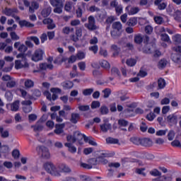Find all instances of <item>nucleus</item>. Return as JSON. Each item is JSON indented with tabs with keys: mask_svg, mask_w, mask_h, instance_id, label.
<instances>
[{
	"mask_svg": "<svg viewBox=\"0 0 181 181\" xmlns=\"http://www.w3.org/2000/svg\"><path fill=\"white\" fill-rule=\"evenodd\" d=\"M106 142L107 144H117L119 142V140H118V139H114L112 137H109V138L106 139Z\"/></svg>",
	"mask_w": 181,
	"mask_h": 181,
	"instance_id": "43",
	"label": "nucleus"
},
{
	"mask_svg": "<svg viewBox=\"0 0 181 181\" xmlns=\"http://www.w3.org/2000/svg\"><path fill=\"white\" fill-rule=\"evenodd\" d=\"M44 168L48 173H52V170L54 169L53 164L49 163H45Z\"/></svg>",
	"mask_w": 181,
	"mask_h": 181,
	"instance_id": "27",
	"label": "nucleus"
},
{
	"mask_svg": "<svg viewBox=\"0 0 181 181\" xmlns=\"http://www.w3.org/2000/svg\"><path fill=\"white\" fill-rule=\"evenodd\" d=\"M27 54L25 52H21L16 55L17 59H21L20 60L23 62H28V59L26 58Z\"/></svg>",
	"mask_w": 181,
	"mask_h": 181,
	"instance_id": "40",
	"label": "nucleus"
},
{
	"mask_svg": "<svg viewBox=\"0 0 181 181\" xmlns=\"http://www.w3.org/2000/svg\"><path fill=\"white\" fill-rule=\"evenodd\" d=\"M78 67L79 70H81V71H84L86 70V63L84 62H78Z\"/></svg>",
	"mask_w": 181,
	"mask_h": 181,
	"instance_id": "61",
	"label": "nucleus"
},
{
	"mask_svg": "<svg viewBox=\"0 0 181 181\" xmlns=\"http://www.w3.org/2000/svg\"><path fill=\"white\" fill-rule=\"evenodd\" d=\"M112 29L119 31L121 30V29H122V24H121V22H115L113 23L112 25Z\"/></svg>",
	"mask_w": 181,
	"mask_h": 181,
	"instance_id": "32",
	"label": "nucleus"
},
{
	"mask_svg": "<svg viewBox=\"0 0 181 181\" xmlns=\"http://www.w3.org/2000/svg\"><path fill=\"white\" fill-rule=\"evenodd\" d=\"M51 93H53V95L52 96V100H53V101H55V100H57L58 96L56 94H60L62 93V89L59 88H52L50 89Z\"/></svg>",
	"mask_w": 181,
	"mask_h": 181,
	"instance_id": "11",
	"label": "nucleus"
},
{
	"mask_svg": "<svg viewBox=\"0 0 181 181\" xmlns=\"http://www.w3.org/2000/svg\"><path fill=\"white\" fill-rule=\"evenodd\" d=\"M76 56L78 60H83V59H86V54L81 51L78 52Z\"/></svg>",
	"mask_w": 181,
	"mask_h": 181,
	"instance_id": "51",
	"label": "nucleus"
},
{
	"mask_svg": "<svg viewBox=\"0 0 181 181\" xmlns=\"http://www.w3.org/2000/svg\"><path fill=\"white\" fill-rule=\"evenodd\" d=\"M43 54H45V51L41 49H36L33 54L31 56V60L33 62H40V60H43Z\"/></svg>",
	"mask_w": 181,
	"mask_h": 181,
	"instance_id": "5",
	"label": "nucleus"
},
{
	"mask_svg": "<svg viewBox=\"0 0 181 181\" xmlns=\"http://www.w3.org/2000/svg\"><path fill=\"white\" fill-rule=\"evenodd\" d=\"M102 93H103L104 95H103V98H108V97H110V95H111V89H110L109 88H105Z\"/></svg>",
	"mask_w": 181,
	"mask_h": 181,
	"instance_id": "39",
	"label": "nucleus"
},
{
	"mask_svg": "<svg viewBox=\"0 0 181 181\" xmlns=\"http://www.w3.org/2000/svg\"><path fill=\"white\" fill-rule=\"evenodd\" d=\"M126 64H127V66H129V67H134V66L136 64V59L134 58L128 59L126 61Z\"/></svg>",
	"mask_w": 181,
	"mask_h": 181,
	"instance_id": "33",
	"label": "nucleus"
},
{
	"mask_svg": "<svg viewBox=\"0 0 181 181\" xmlns=\"http://www.w3.org/2000/svg\"><path fill=\"white\" fill-rule=\"evenodd\" d=\"M27 39L31 40L37 45H40V41H39V38L37 37L31 36V37H27Z\"/></svg>",
	"mask_w": 181,
	"mask_h": 181,
	"instance_id": "54",
	"label": "nucleus"
},
{
	"mask_svg": "<svg viewBox=\"0 0 181 181\" xmlns=\"http://www.w3.org/2000/svg\"><path fill=\"white\" fill-rule=\"evenodd\" d=\"M140 145L146 147L152 146V140L150 138H142L141 139Z\"/></svg>",
	"mask_w": 181,
	"mask_h": 181,
	"instance_id": "9",
	"label": "nucleus"
},
{
	"mask_svg": "<svg viewBox=\"0 0 181 181\" xmlns=\"http://www.w3.org/2000/svg\"><path fill=\"white\" fill-rule=\"evenodd\" d=\"M18 51L21 52V53H25L28 51V47L23 44H21L18 48Z\"/></svg>",
	"mask_w": 181,
	"mask_h": 181,
	"instance_id": "52",
	"label": "nucleus"
},
{
	"mask_svg": "<svg viewBox=\"0 0 181 181\" xmlns=\"http://www.w3.org/2000/svg\"><path fill=\"white\" fill-rule=\"evenodd\" d=\"M19 100H16L11 105V111L16 112L19 110Z\"/></svg>",
	"mask_w": 181,
	"mask_h": 181,
	"instance_id": "30",
	"label": "nucleus"
},
{
	"mask_svg": "<svg viewBox=\"0 0 181 181\" xmlns=\"http://www.w3.org/2000/svg\"><path fill=\"white\" fill-rule=\"evenodd\" d=\"M144 42V37H142V35L137 34L134 35V43L136 45H141Z\"/></svg>",
	"mask_w": 181,
	"mask_h": 181,
	"instance_id": "26",
	"label": "nucleus"
},
{
	"mask_svg": "<svg viewBox=\"0 0 181 181\" xmlns=\"http://www.w3.org/2000/svg\"><path fill=\"white\" fill-rule=\"evenodd\" d=\"M111 74L112 76H121V72L119 71V69L117 67H112L111 69Z\"/></svg>",
	"mask_w": 181,
	"mask_h": 181,
	"instance_id": "46",
	"label": "nucleus"
},
{
	"mask_svg": "<svg viewBox=\"0 0 181 181\" xmlns=\"http://www.w3.org/2000/svg\"><path fill=\"white\" fill-rule=\"evenodd\" d=\"M31 128H34L35 132H40L43 131V125L42 124H35L34 126L33 125L31 126Z\"/></svg>",
	"mask_w": 181,
	"mask_h": 181,
	"instance_id": "42",
	"label": "nucleus"
},
{
	"mask_svg": "<svg viewBox=\"0 0 181 181\" xmlns=\"http://www.w3.org/2000/svg\"><path fill=\"white\" fill-rule=\"evenodd\" d=\"M128 6L126 7V11L128 12V15H136L139 12L140 9L138 7H132ZM130 8V10H129Z\"/></svg>",
	"mask_w": 181,
	"mask_h": 181,
	"instance_id": "14",
	"label": "nucleus"
},
{
	"mask_svg": "<svg viewBox=\"0 0 181 181\" xmlns=\"http://www.w3.org/2000/svg\"><path fill=\"white\" fill-rule=\"evenodd\" d=\"M83 139L86 144H88L90 141V138H88V136L81 134V132L78 131L74 132L73 135L69 136V142H72V144H74L76 141H83Z\"/></svg>",
	"mask_w": 181,
	"mask_h": 181,
	"instance_id": "1",
	"label": "nucleus"
},
{
	"mask_svg": "<svg viewBox=\"0 0 181 181\" xmlns=\"http://www.w3.org/2000/svg\"><path fill=\"white\" fill-rule=\"evenodd\" d=\"M83 36V29L81 28H76L75 35H73L71 36V40L73 42H77L78 41V39Z\"/></svg>",
	"mask_w": 181,
	"mask_h": 181,
	"instance_id": "8",
	"label": "nucleus"
},
{
	"mask_svg": "<svg viewBox=\"0 0 181 181\" xmlns=\"http://www.w3.org/2000/svg\"><path fill=\"white\" fill-rule=\"evenodd\" d=\"M93 76L95 78H101L103 77V72L99 70H94L93 71Z\"/></svg>",
	"mask_w": 181,
	"mask_h": 181,
	"instance_id": "44",
	"label": "nucleus"
},
{
	"mask_svg": "<svg viewBox=\"0 0 181 181\" xmlns=\"http://www.w3.org/2000/svg\"><path fill=\"white\" fill-rule=\"evenodd\" d=\"M99 64L102 69H105V70H110L111 69V65L110 64V62L105 59H101L99 61Z\"/></svg>",
	"mask_w": 181,
	"mask_h": 181,
	"instance_id": "13",
	"label": "nucleus"
},
{
	"mask_svg": "<svg viewBox=\"0 0 181 181\" xmlns=\"http://www.w3.org/2000/svg\"><path fill=\"white\" fill-rule=\"evenodd\" d=\"M72 70L73 71L69 74L71 78H74V77H77V76H78V74L77 73V65H74L72 66Z\"/></svg>",
	"mask_w": 181,
	"mask_h": 181,
	"instance_id": "37",
	"label": "nucleus"
},
{
	"mask_svg": "<svg viewBox=\"0 0 181 181\" xmlns=\"http://www.w3.org/2000/svg\"><path fill=\"white\" fill-rule=\"evenodd\" d=\"M118 125L120 127H127L128 126V121L124 119H119L118 120Z\"/></svg>",
	"mask_w": 181,
	"mask_h": 181,
	"instance_id": "55",
	"label": "nucleus"
},
{
	"mask_svg": "<svg viewBox=\"0 0 181 181\" xmlns=\"http://www.w3.org/2000/svg\"><path fill=\"white\" fill-rule=\"evenodd\" d=\"M88 23L85 24L86 28L88 29V30H97V25H95V18H94V16H90L88 18Z\"/></svg>",
	"mask_w": 181,
	"mask_h": 181,
	"instance_id": "6",
	"label": "nucleus"
},
{
	"mask_svg": "<svg viewBox=\"0 0 181 181\" xmlns=\"http://www.w3.org/2000/svg\"><path fill=\"white\" fill-rule=\"evenodd\" d=\"M58 169L61 173H69V166L65 163H61L58 165Z\"/></svg>",
	"mask_w": 181,
	"mask_h": 181,
	"instance_id": "17",
	"label": "nucleus"
},
{
	"mask_svg": "<svg viewBox=\"0 0 181 181\" xmlns=\"http://www.w3.org/2000/svg\"><path fill=\"white\" fill-rule=\"evenodd\" d=\"M39 9V3L36 1H33L31 5L29 6V12L30 13H34L35 10Z\"/></svg>",
	"mask_w": 181,
	"mask_h": 181,
	"instance_id": "18",
	"label": "nucleus"
},
{
	"mask_svg": "<svg viewBox=\"0 0 181 181\" xmlns=\"http://www.w3.org/2000/svg\"><path fill=\"white\" fill-rule=\"evenodd\" d=\"M160 39L162 40V42H166L167 43H169V42H170V37H169V35L166 33H162L160 34Z\"/></svg>",
	"mask_w": 181,
	"mask_h": 181,
	"instance_id": "36",
	"label": "nucleus"
},
{
	"mask_svg": "<svg viewBox=\"0 0 181 181\" xmlns=\"http://www.w3.org/2000/svg\"><path fill=\"white\" fill-rule=\"evenodd\" d=\"M173 42H175V43H181V35L176 34L175 35L173 36Z\"/></svg>",
	"mask_w": 181,
	"mask_h": 181,
	"instance_id": "53",
	"label": "nucleus"
},
{
	"mask_svg": "<svg viewBox=\"0 0 181 181\" xmlns=\"http://www.w3.org/2000/svg\"><path fill=\"white\" fill-rule=\"evenodd\" d=\"M107 157L108 154L102 153L97 158H90L89 160V163L90 166H95L96 165H100V163H103V165H107V163H108V160L105 159V158Z\"/></svg>",
	"mask_w": 181,
	"mask_h": 181,
	"instance_id": "2",
	"label": "nucleus"
},
{
	"mask_svg": "<svg viewBox=\"0 0 181 181\" xmlns=\"http://www.w3.org/2000/svg\"><path fill=\"white\" fill-rule=\"evenodd\" d=\"M122 11H123L122 6L119 5L115 8L116 15H117V16H119V15L122 13Z\"/></svg>",
	"mask_w": 181,
	"mask_h": 181,
	"instance_id": "62",
	"label": "nucleus"
},
{
	"mask_svg": "<svg viewBox=\"0 0 181 181\" xmlns=\"http://www.w3.org/2000/svg\"><path fill=\"white\" fill-rule=\"evenodd\" d=\"M64 124H55V129L54 131V134L57 135H60V134H63V128H64Z\"/></svg>",
	"mask_w": 181,
	"mask_h": 181,
	"instance_id": "15",
	"label": "nucleus"
},
{
	"mask_svg": "<svg viewBox=\"0 0 181 181\" xmlns=\"http://www.w3.org/2000/svg\"><path fill=\"white\" fill-rule=\"evenodd\" d=\"M40 70H46L47 69H49V70H52L53 64H47V63H42V64H40Z\"/></svg>",
	"mask_w": 181,
	"mask_h": 181,
	"instance_id": "23",
	"label": "nucleus"
},
{
	"mask_svg": "<svg viewBox=\"0 0 181 181\" xmlns=\"http://www.w3.org/2000/svg\"><path fill=\"white\" fill-rule=\"evenodd\" d=\"M78 119H80V115L78 113H72L71 118L70 119L72 124H77L78 122Z\"/></svg>",
	"mask_w": 181,
	"mask_h": 181,
	"instance_id": "24",
	"label": "nucleus"
},
{
	"mask_svg": "<svg viewBox=\"0 0 181 181\" xmlns=\"http://www.w3.org/2000/svg\"><path fill=\"white\" fill-rule=\"evenodd\" d=\"M19 11H18V8H6L4 10V13L6 15V16H14V13H18Z\"/></svg>",
	"mask_w": 181,
	"mask_h": 181,
	"instance_id": "10",
	"label": "nucleus"
},
{
	"mask_svg": "<svg viewBox=\"0 0 181 181\" xmlns=\"http://www.w3.org/2000/svg\"><path fill=\"white\" fill-rule=\"evenodd\" d=\"M174 18L177 22H181V11L177 10L174 13Z\"/></svg>",
	"mask_w": 181,
	"mask_h": 181,
	"instance_id": "45",
	"label": "nucleus"
},
{
	"mask_svg": "<svg viewBox=\"0 0 181 181\" xmlns=\"http://www.w3.org/2000/svg\"><path fill=\"white\" fill-rule=\"evenodd\" d=\"M29 67V64L28 61H21V59H18L15 61V69L16 70H19V69H26Z\"/></svg>",
	"mask_w": 181,
	"mask_h": 181,
	"instance_id": "7",
	"label": "nucleus"
},
{
	"mask_svg": "<svg viewBox=\"0 0 181 181\" xmlns=\"http://www.w3.org/2000/svg\"><path fill=\"white\" fill-rule=\"evenodd\" d=\"M100 129L102 132H108L109 129H111V124H103L100 125Z\"/></svg>",
	"mask_w": 181,
	"mask_h": 181,
	"instance_id": "34",
	"label": "nucleus"
},
{
	"mask_svg": "<svg viewBox=\"0 0 181 181\" xmlns=\"http://www.w3.org/2000/svg\"><path fill=\"white\" fill-rule=\"evenodd\" d=\"M37 151L44 159L50 158V152H49V148L45 146H38L37 147Z\"/></svg>",
	"mask_w": 181,
	"mask_h": 181,
	"instance_id": "4",
	"label": "nucleus"
},
{
	"mask_svg": "<svg viewBox=\"0 0 181 181\" xmlns=\"http://www.w3.org/2000/svg\"><path fill=\"white\" fill-rule=\"evenodd\" d=\"M162 0H156L154 1L155 5H156V6H158V8L160 11H163L165 9H166V6H168V4H166V3H161Z\"/></svg>",
	"mask_w": 181,
	"mask_h": 181,
	"instance_id": "16",
	"label": "nucleus"
},
{
	"mask_svg": "<svg viewBox=\"0 0 181 181\" xmlns=\"http://www.w3.org/2000/svg\"><path fill=\"white\" fill-rule=\"evenodd\" d=\"M19 25H20L21 28H23V26H25L26 28H33V26H35L34 24L30 23L29 22L26 21L25 20L20 21Z\"/></svg>",
	"mask_w": 181,
	"mask_h": 181,
	"instance_id": "25",
	"label": "nucleus"
},
{
	"mask_svg": "<svg viewBox=\"0 0 181 181\" xmlns=\"http://www.w3.org/2000/svg\"><path fill=\"white\" fill-rule=\"evenodd\" d=\"M150 175L151 176H161L162 173L159 172L157 169H153V170L150 171Z\"/></svg>",
	"mask_w": 181,
	"mask_h": 181,
	"instance_id": "59",
	"label": "nucleus"
},
{
	"mask_svg": "<svg viewBox=\"0 0 181 181\" xmlns=\"http://www.w3.org/2000/svg\"><path fill=\"white\" fill-rule=\"evenodd\" d=\"M158 86L160 90H162V88H165V87L166 86V81H165V79H163V78H158Z\"/></svg>",
	"mask_w": 181,
	"mask_h": 181,
	"instance_id": "29",
	"label": "nucleus"
},
{
	"mask_svg": "<svg viewBox=\"0 0 181 181\" xmlns=\"http://www.w3.org/2000/svg\"><path fill=\"white\" fill-rule=\"evenodd\" d=\"M171 145L174 147V148H180L181 149V144L179 140H174L171 142Z\"/></svg>",
	"mask_w": 181,
	"mask_h": 181,
	"instance_id": "58",
	"label": "nucleus"
},
{
	"mask_svg": "<svg viewBox=\"0 0 181 181\" xmlns=\"http://www.w3.org/2000/svg\"><path fill=\"white\" fill-rule=\"evenodd\" d=\"M141 138L139 137H131L130 141L134 144V145L139 146L141 145Z\"/></svg>",
	"mask_w": 181,
	"mask_h": 181,
	"instance_id": "38",
	"label": "nucleus"
},
{
	"mask_svg": "<svg viewBox=\"0 0 181 181\" xmlns=\"http://www.w3.org/2000/svg\"><path fill=\"white\" fill-rule=\"evenodd\" d=\"M137 23H138V18L135 17L129 18L127 22V25L128 26H135V25H136Z\"/></svg>",
	"mask_w": 181,
	"mask_h": 181,
	"instance_id": "28",
	"label": "nucleus"
},
{
	"mask_svg": "<svg viewBox=\"0 0 181 181\" xmlns=\"http://www.w3.org/2000/svg\"><path fill=\"white\" fill-rule=\"evenodd\" d=\"M154 22H156L157 25H162V23H163V18L160 16H156L154 17Z\"/></svg>",
	"mask_w": 181,
	"mask_h": 181,
	"instance_id": "56",
	"label": "nucleus"
},
{
	"mask_svg": "<svg viewBox=\"0 0 181 181\" xmlns=\"http://www.w3.org/2000/svg\"><path fill=\"white\" fill-rule=\"evenodd\" d=\"M9 153V146L8 145H3L0 146V155L1 158L3 156H6Z\"/></svg>",
	"mask_w": 181,
	"mask_h": 181,
	"instance_id": "12",
	"label": "nucleus"
},
{
	"mask_svg": "<svg viewBox=\"0 0 181 181\" xmlns=\"http://www.w3.org/2000/svg\"><path fill=\"white\" fill-rule=\"evenodd\" d=\"M110 110H108V107L105 105H103L100 107V114L102 115H107Z\"/></svg>",
	"mask_w": 181,
	"mask_h": 181,
	"instance_id": "47",
	"label": "nucleus"
},
{
	"mask_svg": "<svg viewBox=\"0 0 181 181\" xmlns=\"http://www.w3.org/2000/svg\"><path fill=\"white\" fill-rule=\"evenodd\" d=\"M16 86V82L12 80L9 81L6 83V87H8V88H13V87H15Z\"/></svg>",
	"mask_w": 181,
	"mask_h": 181,
	"instance_id": "60",
	"label": "nucleus"
},
{
	"mask_svg": "<svg viewBox=\"0 0 181 181\" xmlns=\"http://www.w3.org/2000/svg\"><path fill=\"white\" fill-rule=\"evenodd\" d=\"M67 60H69L67 57H62V54H59V56L54 59V63L55 64H57L58 63H64V62H67Z\"/></svg>",
	"mask_w": 181,
	"mask_h": 181,
	"instance_id": "20",
	"label": "nucleus"
},
{
	"mask_svg": "<svg viewBox=\"0 0 181 181\" xmlns=\"http://www.w3.org/2000/svg\"><path fill=\"white\" fill-rule=\"evenodd\" d=\"M10 36L11 37V40H19L20 37H18V35H16V33L12 31L10 33Z\"/></svg>",
	"mask_w": 181,
	"mask_h": 181,
	"instance_id": "63",
	"label": "nucleus"
},
{
	"mask_svg": "<svg viewBox=\"0 0 181 181\" xmlns=\"http://www.w3.org/2000/svg\"><path fill=\"white\" fill-rule=\"evenodd\" d=\"M101 105V103L99 101L94 100L91 103V108L92 110H95V108H100V106Z\"/></svg>",
	"mask_w": 181,
	"mask_h": 181,
	"instance_id": "50",
	"label": "nucleus"
},
{
	"mask_svg": "<svg viewBox=\"0 0 181 181\" xmlns=\"http://www.w3.org/2000/svg\"><path fill=\"white\" fill-rule=\"evenodd\" d=\"M24 84L25 88H32L35 86V82L30 79H26Z\"/></svg>",
	"mask_w": 181,
	"mask_h": 181,
	"instance_id": "31",
	"label": "nucleus"
},
{
	"mask_svg": "<svg viewBox=\"0 0 181 181\" xmlns=\"http://www.w3.org/2000/svg\"><path fill=\"white\" fill-rule=\"evenodd\" d=\"M172 176L161 175V181H172Z\"/></svg>",
	"mask_w": 181,
	"mask_h": 181,
	"instance_id": "64",
	"label": "nucleus"
},
{
	"mask_svg": "<svg viewBox=\"0 0 181 181\" xmlns=\"http://www.w3.org/2000/svg\"><path fill=\"white\" fill-rule=\"evenodd\" d=\"M110 35L113 39H118L119 37V31L118 30H113L110 32Z\"/></svg>",
	"mask_w": 181,
	"mask_h": 181,
	"instance_id": "48",
	"label": "nucleus"
},
{
	"mask_svg": "<svg viewBox=\"0 0 181 181\" xmlns=\"http://www.w3.org/2000/svg\"><path fill=\"white\" fill-rule=\"evenodd\" d=\"M50 4L52 6H63L62 0H50Z\"/></svg>",
	"mask_w": 181,
	"mask_h": 181,
	"instance_id": "35",
	"label": "nucleus"
},
{
	"mask_svg": "<svg viewBox=\"0 0 181 181\" xmlns=\"http://www.w3.org/2000/svg\"><path fill=\"white\" fill-rule=\"evenodd\" d=\"M37 151L44 159L50 158V152H49V148L45 146H38L37 147Z\"/></svg>",
	"mask_w": 181,
	"mask_h": 181,
	"instance_id": "3",
	"label": "nucleus"
},
{
	"mask_svg": "<svg viewBox=\"0 0 181 181\" xmlns=\"http://www.w3.org/2000/svg\"><path fill=\"white\" fill-rule=\"evenodd\" d=\"M71 142L72 141H69V152H71V153H76V152H77V148L73 146V144H71Z\"/></svg>",
	"mask_w": 181,
	"mask_h": 181,
	"instance_id": "49",
	"label": "nucleus"
},
{
	"mask_svg": "<svg viewBox=\"0 0 181 181\" xmlns=\"http://www.w3.org/2000/svg\"><path fill=\"white\" fill-rule=\"evenodd\" d=\"M94 93V88H86L83 90V95H91Z\"/></svg>",
	"mask_w": 181,
	"mask_h": 181,
	"instance_id": "41",
	"label": "nucleus"
},
{
	"mask_svg": "<svg viewBox=\"0 0 181 181\" xmlns=\"http://www.w3.org/2000/svg\"><path fill=\"white\" fill-rule=\"evenodd\" d=\"M50 13H52V7L44 8L41 12V15L43 16V18H47Z\"/></svg>",
	"mask_w": 181,
	"mask_h": 181,
	"instance_id": "22",
	"label": "nucleus"
},
{
	"mask_svg": "<svg viewBox=\"0 0 181 181\" xmlns=\"http://www.w3.org/2000/svg\"><path fill=\"white\" fill-rule=\"evenodd\" d=\"M168 65V60L166 59H162L158 62V67L160 70H162Z\"/></svg>",
	"mask_w": 181,
	"mask_h": 181,
	"instance_id": "21",
	"label": "nucleus"
},
{
	"mask_svg": "<svg viewBox=\"0 0 181 181\" xmlns=\"http://www.w3.org/2000/svg\"><path fill=\"white\" fill-rule=\"evenodd\" d=\"M168 141H173L175 139V131L170 130L168 134Z\"/></svg>",
	"mask_w": 181,
	"mask_h": 181,
	"instance_id": "57",
	"label": "nucleus"
},
{
	"mask_svg": "<svg viewBox=\"0 0 181 181\" xmlns=\"http://www.w3.org/2000/svg\"><path fill=\"white\" fill-rule=\"evenodd\" d=\"M167 119L170 124H173V125H176V124H177V116L175 115H168Z\"/></svg>",
	"mask_w": 181,
	"mask_h": 181,
	"instance_id": "19",
	"label": "nucleus"
}]
</instances>
